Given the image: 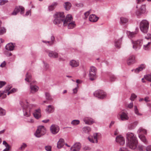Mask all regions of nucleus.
I'll return each instance as SVG.
<instances>
[{
	"instance_id": "40",
	"label": "nucleus",
	"mask_w": 151,
	"mask_h": 151,
	"mask_svg": "<svg viewBox=\"0 0 151 151\" xmlns=\"http://www.w3.org/2000/svg\"><path fill=\"white\" fill-rule=\"evenodd\" d=\"M51 41H50V45H52L55 41V37L53 35H52L50 37Z\"/></svg>"
},
{
	"instance_id": "56",
	"label": "nucleus",
	"mask_w": 151,
	"mask_h": 151,
	"mask_svg": "<svg viewBox=\"0 0 151 151\" xmlns=\"http://www.w3.org/2000/svg\"><path fill=\"white\" fill-rule=\"evenodd\" d=\"M93 138L94 139L96 143H97L98 142L97 140V133L94 134L93 135Z\"/></svg>"
},
{
	"instance_id": "39",
	"label": "nucleus",
	"mask_w": 151,
	"mask_h": 151,
	"mask_svg": "<svg viewBox=\"0 0 151 151\" xmlns=\"http://www.w3.org/2000/svg\"><path fill=\"white\" fill-rule=\"evenodd\" d=\"M116 79V77L114 75H111L110 76L109 80L111 82L115 81Z\"/></svg>"
},
{
	"instance_id": "59",
	"label": "nucleus",
	"mask_w": 151,
	"mask_h": 151,
	"mask_svg": "<svg viewBox=\"0 0 151 151\" xmlns=\"http://www.w3.org/2000/svg\"><path fill=\"white\" fill-rule=\"evenodd\" d=\"M90 14V12L89 11L87 12H86L85 13H84V15L85 16V18H84L85 19H86L88 16Z\"/></svg>"
},
{
	"instance_id": "35",
	"label": "nucleus",
	"mask_w": 151,
	"mask_h": 151,
	"mask_svg": "<svg viewBox=\"0 0 151 151\" xmlns=\"http://www.w3.org/2000/svg\"><path fill=\"white\" fill-rule=\"evenodd\" d=\"M83 132L88 133L91 130V128L88 127H85L83 128L82 129Z\"/></svg>"
},
{
	"instance_id": "17",
	"label": "nucleus",
	"mask_w": 151,
	"mask_h": 151,
	"mask_svg": "<svg viewBox=\"0 0 151 151\" xmlns=\"http://www.w3.org/2000/svg\"><path fill=\"white\" fill-rule=\"evenodd\" d=\"M83 121L86 124L90 125L94 122L93 119L88 117H85L83 119Z\"/></svg>"
},
{
	"instance_id": "20",
	"label": "nucleus",
	"mask_w": 151,
	"mask_h": 151,
	"mask_svg": "<svg viewBox=\"0 0 151 151\" xmlns=\"http://www.w3.org/2000/svg\"><path fill=\"white\" fill-rule=\"evenodd\" d=\"M135 57L133 55L130 56L127 60V64L128 65L133 64L135 62Z\"/></svg>"
},
{
	"instance_id": "26",
	"label": "nucleus",
	"mask_w": 151,
	"mask_h": 151,
	"mask_svg": "<svg viewBox=\"0 0 151 151\" xmlns=\"http://www.w3.org/2000/svg\"><path fill=\"white\" fill-rule=\"evenodd\" d=\"M54 107L53 106L49 105L47 106L46 111L48 113H51L54 111Z\"/></svg>"
},
{
	"instance_id": "13",
	"label": "nucleus",
	"mask_w": 151,
	"mask_h": 151,
	"mask_svg": "<svg viewBox=\"0 0 151 151\" xmlns=\"http://www.w3.org/2000/svg\"><path fill=\"white\" fill-rule=\"evenodd\" d=\"M11 88V86L9 85L6 87V88L4 91H0V97H1L2 96V98L4 99L5 98L6 96V94H4V93H7L8 91L10 90Z\"/></svg>"
},
{
	"instance_id": "3",
	"label": "nucleus",
	"mask_w": 151,
	"mask_h": 151,
	"mask_svg": "<svg viewBox=\"0 0 151 151\" xmlns=\"http://www.w3.org/2000/svg\"><path fill=\"white\" fill-rule=\"evenodd\" d=\"M20 104L23 109L24 115L27 117L29 116L32 106L30 105L28 106L27 102L22 101L20 102Z\"/></svg>"
},
{
	"instance_id": "51",
	"label": "nucleus",
	"mask_w": 151,
	"mask_h": 151,
	"mask_svg": "<svg viewBox=\"0 0 151 151\" xmlns=\"http://www.w3.org/2000/svg\"><path fill=\"white\" fill-rule=\"evenodd\" d=\"M144 100L146 102H148L150 101L151 100L150 97L148 96H146L144 99Z\"/></svg>"
},
{
	"instance_id": "24",
	"label": "nucleus",
	"mask_w": 151,
	"mask_h": 151,
	"mask_svg": "<svg viewBox=\"0 0 151 151\" xmlns=\"http://www.w3.org/2000/svg\"><path fill=\"white\" fill-rule=\"evenodd\" d=\"M120 116V118L122 121H125L128 119L129 117L127 114L124 112H122L120 114H119Z\"/></svg>"
},
{
	"instance_id": "10",
	"label": "nucleus",
	"mask_w": 151,
	"mask_h": 151,
	"mask_svg": "<svg viewBox=\"0 0 151 151\" xmlns=\"http://www.w3.org/2000/svg\"><path fill=\"white\" fill-rule=\"evenodd\" d=\"M145 4L142 5L140 7V9L136 12V14L138 17H139L142 14L145 13Z\"/></svg>"
},
{
	"instance_id": "21",
	"label": "nucleus",
	"mask_w": 151,
	"mask_h": 151,
	"mask_svg": "<svg viewBox=\"0 0 151 151\" xmlns=\"http://www.w3.org/2000/svg\"><path fill=\"white\" fill-rule=\"evenodd\" d=\"M15 45V44L12 43H8L6 45L5 48L7 50L12 51L14 49Z\"/></svg>"
},
{
	"instance_id": "22",
	"label": "nucleus",
	"mask_w": 151,
	"mask_h": 151,
	"mask_svg": "<svg viewBox=\"0 0 151 151\" xmlns=\"http://www.w3.org/2000/svg\"><path fill=\"white\" fill-rule=\"evenodd\" d=\"M123 37H122L120 38L118 40H115L114 42L115 46L118 48H120L121 47V45Z\"/></svg>"
},
{
	"instance_id": "57",
	"label": "nucleus",
	"mask_w": 151,
	"mask_h": 151,
	"mask_svg": "<svg viewBox=\"0 0 151 151\" xmlns=\"http://www.w3.org/2000/svg\"><path fill=\"white\" fill-rule=\"evenodd\" d=\"M5 55L7 57H9L12 55V54L8 51H6L5 52Z\"/></svg>"
},
{
	"instance_id": "46",
	"label": "nucleus",
	"mask_w": 151,
	"mask_h": 151,
	"mask_svg": "<svg viewBox=\"0 0 151 151\" xmlns=\"http://www.w3.org/2000/svg\"><path fill=\"white\" fill-rule=\"evenodd\" d=\"M46 99L47 100H51L52 99L51 96H50V94L48 93H45Z\"/></svg>"
},
{
	"instance_id": "4",
	"label": "nucleus",
	"mask_w": 151,
	"mask_h": 151,
	"mask_svg": "<svg viewBox=\"0 0 151 151\" xmlns=\"http://www.w3.org/2000/svg\"><path fill=\"white\" fill-rule=\"evenodd\" d=\"M149 27V23L147 20L144 19L140 22L139 27L141 31L142 32L147 33Z\"/></svg>"
},
{
	"instance_id": "16",
	"label": "nucleus",
	"mask_w": 151,
	"mask_h": 151,
	"mask_svg": "<svg viewBox=\"0 0 151 151\" xmlns=\"http://www.w3.org/2000/svg\"><path fill=\"white\" fill-rule=\"evenodd\" d=\"M146 65L144 64H142L141 65L135 69H132V71H134L136 73H138L140 71H142L143 69H145V68Z\"/></svg>"
},
{
	"instance_id": "33",
	"label": "nucleus",
	"mask_w": 151,
	"mask_h": 151,
	"mask_svg": "<svg viewBox=\"0 0 151 151\" xmlns=\"http://www.w3.org/2000/svg\"><path fill=\"white\" fill-rule=\"evenodd\" d=\"M138 133L139 135H143V134H147V131L142 128H140L138 131Z\"/></svg>"
},
{
	"instance_id": "31",
	"label": "nucleus",
	"mask_w": 151,
	"mask_h": 151,
	"mask_svg": "<svg viewBox=\"0 0 151 151\" xmlns=\"http://www.w3.org/2000/svg\"><path fill=\"white\" fill-rule=\"evenodd\" d=\"M138 124L137 122H135L130 124L128 126V128L129 129H134Z\"/></svg>"
},
{
	"instance_id": "14",
	"label": "nucleus",
	"mask_w": 151,
	"mask_h": 151,
	"mask_svg": "<svg viewBox=\"0 0 151 151\" xmlns=\"http://www.w3.org/2000/svg\"><path fill=\"white\" fill-rule=\"evenodd\" d=\"M139 29L138 27H136L135 29V31L134 32H129L127 34L128 37L130 39H132L135 37L137 34Z\"/></svg>"
},
{
	"instance_id": "45",
	"label": "nucleus",
	"mask_w": 151,
	"mask_h": 151,
	"mask_svg": "<svg viewBox=\"0 0 151 151\" xmlns=\"http://www.w3.org/2000/svg\"><path fill=\"white\" fill-rule=\"evenodd\" d=\"M5 110L2 108L0 107V116H3L5 115Z\"/></svg>"
},
{
	"instance_id": "60",
	"label": "nucleus",
	"mask_w": 151,
	"mask_h": 151,
	"mask_svg": "<svg viewBox=\"0 0 151 151\" xmlns=\"http://www.w3.org/2000/svg\"><path fill=\"white\" fill-rule=\"evenodd\" d=\"M3 144L5 145L6 147H10L9 145L7 144L6 142L5 141H4L3 142Z\"/></svg>"
},
{
	"instance_id": "62",
	"label": "nucleus",
	"mask_w": 151,
	"mask_h": 151,
	"mask_svg": "<svg viewBox=\"0 0 151 151\" xmlns=\"http://www.w3.org/2000/svg\"><path fill=\"white\" fill-rule=\"evenodd\" d=\"M29 14L31 15V12L30 10H28L26 12L25 15L26 16H27Z\"/></svg>"
},
{
	"instance_id": "7",
	"label": "nucleus",
	"mask_w": 151,
	"mask_h": 151,
	"mask_svg": "<svg viewBox=\"0 0 151 151\" xmlns=\"http://www.w3.org/2000/svg\"><path fill=\"white\" fill-rule=\"evenodd\" d=\"M46 132V129L44 126H39L38 127L36 132L35 133V135L37 137H40L45 134Z\"/></svg>"
},
{
	"instance_id": "27",
	"label": "nucleus",
	"mask_w": 151,
	"mask_h": 151,
	"mask_svg": "<svg viewBox=\"0 0 151 151\" xmlns=\"http://www.w3.org/2000/svg\"><path fill=\"white\" fill-rule=\"evenodd\" d=\"M32 79V77L31 74L28 73H27L26 75V78H25V80L28 83L31 82Z\"/></svg>"
},
{
	"instance_id": "63",
	"label": "nucleus",
	"mask_w": 151,
	"mask_h": 151,
	"mask_svg": "<svg viewBox=\"0 0 151 151\" xmlns=\"http://www.w3.org/2000/svg\"><path fill=\"white\" fill-rule=\"evenodd\" d=\"M10 147H6V148L4 149L3 151H9Z\"/></svg>"
},
{
	"instance_id": "42",
	"label": "nucleus",
	"mask_w": 151,
	"mask_h": 151,
	"mask_svg": "<svg viewBox=\"0 0 151 151\" xmlns=\"http://www.w3.org/2000/svg\"><path fill=\"white\" fill-rule=\"evenodd\" d=\"M43 67L44 70H47L49 68V65L47 63H45L44 61H43Z\"/></svg>"
},
{
	"instance_id": "53",
	"label": "nucleus",
	"mask_w": 151,
	"mask_h": 151,
	"mask_svg": "<svg viewBox=\"0 0 151 151\" xmlns=\"http://www.w3.org/2000/svg\"><path fill=\"white\" fill-rule=\"evenodd\" d=\"M6 83V82L5 81H0V88L4 86Z\"/></svg>"
},
{
	"instance_id": "29",
	"label": "nucleus",
	"mask_w": 151,
	"mask_h": 151,
	"mask_svg": "<svg viewBox=\"0 0 151 151\" xmlns=\"http://www.w3.org/2000/svg\"><path fill=\"white\" fill-rule=\"evenodd\" d=\"M57 5V3L56 2H54L52 4L49 6L48 7V10L49 11H52L56 7Z\"/></svg>"
},
{
	"instance_id": "37",
	"label": "nucleus",
	"mask_w": 151,
	"mask_h": 151,
	"mask_svg": "<svg viewBox=\"0 0 151 151\" xmlns=\"http://www.w3.org/2000/svg\"><path fill=\"white\" fill-rule=\"evenodd\" d=\"M134 111L135 114L138 116H141L142 114L139 112L138 110L137 107L136 106H134Z\"/></svg>"
},
{
	"instance_id": "12",
	"label": "nucleus",
	"mask_w": 151,
	"mask_h": 151,
	"mask_svg": "<svg viewBox=\"0 0 151 151\" xmlns=\"http://www.w3.org/2000/svg\"><path fill=\"white\" fill-rule=\"evenodd\" d=\"M30 92L34 93L38 90L39 88L37 86L33 85V82H32L30 83Z\"/></svg>"
},
{
	"instance_id": "52",
	"label": "nucleus",
	"mask_w": 151,
	"mask_h": 151,
	"mask_svg": "<svg viewBox=\"0 0 151 151\" xmlns=\"http://www.w3.org/2000/svg\"><path fill=\"white\" fill-rule=\"evenodd\" d=\"M137 96L134 94L133 93L132 94L131 97V100L133 101L134 100V99L137 97Z\"/></svg>"
},
{
	"instance_id": "55",
	"label": "nucleus",
	"mask_w": 151,
	"mask_h": 151,
	"mask_svg": "<svg viewBox=\"0 0 151 151\" xmlns=\"http://www.w3.org/2000/svg\"><path fill=\"white\" fill-rule=\"evenodd\" d=\"M6 65V63L5 61H4L0 65V67L1 68H4L5 67Z\"/></svg>"
},
{
	"instance_id": "41",
	"label": "nucleus",
	"mask_w": 151,
	"mask_h": 151,
	"mask_svg": "<svg viewBox=\"0 0 151 151\" xmlns=\"http://www.w3.org/2000/svg\"><path fill=\"white\" fill-rule=\"evenodd\" d=\"M80 123V121L78 120H73L71 124L73 125H77L78 124Z\"/></svg>"
},
{
	"instance_id": "54",
	"label": "nucleus",
	"mask_w": 151,
	"mask_h": 151,
	"mask_svg": "<svg viewBox=\"0 0 151 151\" xmlns=\"http://www.w3.org/2000/svg\"><path fill=\"white\" fill-rule=\"evenodd\" d=\"M88 139L89 141L92 143H96L94 140H93V138L92 137H88Z\"/></svg>"
},
{
	"instance_id": "23",
	"label": "nucleus",
	"mask_w": 151,
	"mask_h": 151,
	"mask_svg": "<svg viewBox=\"0 0 151 151\" xmlns=\"http://www.w3.org/2000/svg\"><path fill=\"white\" fill-rule=\"evenodd\" d=\"M65 144L64 139L62 138H60L57 144V147L58 148L60 149Z\"/></svg>"
},
{
	"instance_id": "15",
	"label": "nucleus",
	"mask_w": 151,
	"mask_h": 151,
	"mask_svg": "<svg viewBox=\"0 0 151 151\" xmlns=\"http://www.w3.org/2000/svg\"><path fill=\"white\" fill-rule=\"evenodd\" d=\"M33 115L35 118L38 119L41 117V110L39 109H36L33 113Z\"/></svg>"
},
{
	"instance_id": "6",
	"label": "nucleus",
	"mask_w": 151,
	"mask_h": 151,
	"mask_svg": "<svg viewBox=\"0 0 151 151\" xmlns=\"http://www.w3.org/2000/svg\"><path fill=\"white\" fill-rule=\"evenodd\" d=\"M97 71V69L95 67L93 66H91L90 67L89 76L91 80L93 81L96 78Z\"/></svg>"
},
{
	"instance_id": "34",
	"label": "nucleus",
	"mask_w": 151,
	"mask_h": 151,
	"mask_svg": "<svg viewBox=\"0 0 151 151\" xmlns=\"http://www.w3.org/2000/svg\"><path fill=\"white\" fill-rule=\"evenodd\" d=\"M139 137L140 139L145 144H147L148 142L145 137L143 135H139Z\"/></svg>"
},
{
	"instance_id": "58",
	"label": "nucleus",
	"mask_w": 151,
	"mask_h": 151,
	"mask_svg": "<svg viewBox=\"0 0 151 151\" xmlns=\"http://www.w3.org/2000/svg\"><path fill=\"white\" fill-rule=\"evenodd\" d=\"M146 151H151V145H149L146 147Z\"/></svg>"
},
{
	"instance_id": "28",
	"label": "nucleus",
	"mask_w": 151,
	"mask_h": 151,
	"mask_svg": "<svg viewBox=\"0 0 151 151\" xmlns=\"http://www.w3.org/2000/svg\"><path fill=\"white\" fill-rule=\"evenodd\" d=\"M65 9L66 10H69L71 7L72 5L71 3L69 2H65L63 5Z\"/></svg>"
},
{
	"instance_id": "50",
	"label": "nucleus",
	"mask_w": 151,
	"mask_h": 151,
	"mask_svg": "<svg viewBox=\"0 0 151 151\" xmlns=\"http://www.w3.org/2000/svg\"><path fill=\"white\" fill-rule=\"evenodd\" d=\"M16 91V89L13 88L10 91L8 92L7 95H9L11 93H12L13 92H15Z\"/></svg>"
},
{
	"instance_id": "48",
	"label": "nucleus",
	"mask_w": 151,
	"mask_h": 151,
	"mask_svg": "<svg viewBox=\"0 0 151 151\" xmlns=\"http://www.w3.org/2000/svg\"><path fill=\"white\" fill-rule=\"evenodd\" d=\"M8 2V0H0V5H3Z\"/></svg>"
},
{
	"instance_id": "2",
	"label": "nucleus",
	"mask_w": 151,
	"mask_h": 151,
	"mask_svg": "<svg viewBox=\"0 0 151 151\" xmlns=\"http://www.w3.org/2000/svg\"><path fill=\"white\" fill-rule=\"evenodd\" d=\"M127 146L130 148L134 150L137 147V140L135 135L132 133L128 132L127 134Z\"/></svg>"
},
{
	"instance_id": "43",
	"label": "nucleus",
	"mask_w": 151,
	"mask_h": 151,
	"mask_svg": "<svg viewBox=\"0 0 151 151\" xmlns=\"http://www.w3.org/2000/svg\"><path fill=\"white\" fill-rule=\"evenodd\" d=\"M121 22L123 24L126 23L128 22V19L124 17H122L120 18Z\"/></svg>"
},
{
	"instance_id": "32",
	"label": "nucleus",
	"mask_w": 151,
	"mask_h": 151,
	"mask_svg": "<svg viewBox=\"0 0 151 151\" xmlns=\"http://www.w3.org/2000/svg\"><path fill=\"white\" fill-rule=\"evenodd\" d=\"M70 64L72 67H76L79 65L78 63L74 60L70 61Z\"/></svg>"
},
{
	"instance_id": "19",
	"label": "nucleus",
	"mask_w": 151,
	"mask_h": 151,
	"mask_svg": "<svg viewBox=\"0 0 151 151\" xmlns=\"http://www.w3.org/2000/svg\"><path fill=\"white\" fill-rule=\"evenodd\" d=\"M48 53L49 56L51 58H57L58 57V53L55 51H50Z\"/></svg>"
},
{
	"instance_id": "5",
	"label": "nucleus",
	"mask_w": 151,
	"mask_h": 151,
	"mask_svg": "<svg viewBox=\"0 0 151 151\" xmlns=\"http://www.w3.org/2000/svg\"><path fill=\"white\" fill-rule=\"evenodd\" d=\"M131 42L133 48L136 51L139 50L140 49L143 44V40L142 39L135 41L131 40Z\"/></svg>"
},
{
	"instance_id": "25",
	"label": "nucleus",
	"mask_w": 151,
	"mask_h": 151,
	"mask_svg": "<svg viewBox=\"0 0 151 151\" xmlns=\"http://www.w3.org/2000/svg\"><path fill=\"white\" fill-rule=\"evenodd\" d=\"M99 18L96 15L93 14L91 15L89 18V20L91 22H95L97 21Z\"/></svg>"
},
{
	"instance_id": "38",
	"label": "nucleus",
	"mask_w": 151,
	"mask_h": 151,
	"mask_svg": "<svg viewBox=\"0 0 151 151\" xmlns=\"http://www.w3.org/2000/svg\"><path fill=\"white\" fill-rule=\"evenodd\" d=\"M144 78L147 81L151 82L150 86L151 87V74L144 76Z\"/></svg>"
},
{
	"instance_id": "9",
	"label": "nucleus",
	"mask_w": 151,
	"mask_h": 151,
	"mask_svg": "<svg viewBox=\"0 0 151 151\" xmlns=\"http://www.w3.org/2000/svg\"><path fill=\"white\" fill-rule=\"evenodd\" d=\"M24 8L22 6H16L12 14L13 15H16L17 13L19 12H20V14H22L24 13Z\"/></svg>"
},
{
	"instance_id": "47",
	"label": "nucleus",
	"mask_w": 151,
	"mask_h": 151,
	"mask_svg": "<svg viewBox=\"0 0 151 151\" xmlns=\"http://www.w3.org/2000/svg\"><path fill=\"white\" fill-rule=\"evenodd\" d=\"M151 43V42H149L146 45H143V48L145 50H148L149 47V45Z\"/></svg>"
},
{
	"instance_id": "36",
	"label": "nucleus",
	"mask_w": 151,
	"mask_h": 151,
	"mask_svg": "<svg viewBox=\"0 0 151 151\" xmlns=\"http://www.w3.org/2000/svg\"><path fill=\"white\" fill-rule=\"evenodd\" d=\"M27 147V145L25 143H23L21 146L19 148L18 150L19 151H23Z\"/></svg>"
},
{
	"instance_id": "8",
	"label": "nucleus",
	"mask_w": 151,
	"mask_h": 151,
	"mask_svg": "<svg viewBox=\"0 0 151 151\" xmlns=\"http://www.w3.org/2000/svg\"><path fill=\"white\" fill-rule=\"evenodd\" d=\"M94 96L100 99H103L106 96L105 92L101 90H97L96 91L93 93Z\"/></svg>"
},
{
	"instance_id": "49",
	"label": "nucleus",
	"mask_w": 151,
	"mask_h": 151,
	"mask_svg": "<svg viewBox=\"0 0 151 151\" xmlns=\"http://www.w3.org/2000/svg\"><path fill=\"white\" fill-rule=\"evenodd\" d=\"M45 149L47 151H51L52 147L50 145H47L45 147Z\"/></svg>"
},
{
	"instance_id": "64",
	"label": "nucleus",
	"mask_w": 151,
	"mask_h": 151,
	"mask_svg": "<svg viewBox=\"0 0 151 151\" xmlns=\"http://www.w3.org/2000/svg\"><path fill=\"white\" fill-rule=\"evenodd\" d=\"M73 93H76L77 92V88H75L73 89Z\"/></svg>"
},
{
	"instance_id": "11",
	"label": "nucleus",
	"mask_w": 151,
	"mask_h": 151,
	"mask_svg": "<svg viewBox=\"0 0 151 151\" xmlns=\"http://www.w3.org/2000/svg\"><path fill=\"white\" fill-rule=\"evenodd\" d=\"M50 131L53 134H56L59 131V127L57 125L52 124L50 127Z\"/></svg>"
},
{
	"instance_id": "30",
	"label": "nucleus",
	"mask_w": 151,
	"mask_h": 151,
	"mask_svg": "<svg viewBox=\"0 0 151 151\" xmlns=\"http://www.w3.org/2000/svg\"><path fill=\"white\" fill-rule=\"evenodd\" d=\"M73 148L77 149L80 150L81 148V144L79 142L75 143L71 147L70 149H72Z\"/></svg>"
},
{
	"instance_id": "18",
	"label": "nucleus",
	"mask_w": 151,
	"mask_h": 151,
	"mask_svg": "<svg viewBox=\"0 0 151 151\" xmlns=\"http://www.w3.org/2000/svg\"><path fill=\"white\" fill-rule=\"evenodd\" d=\"M116 140L117 142H118L121 145H123L125 142L124 138L121 135L117 136Z\"/></svg>"
},
{
	"instance_id": "1",
	"label": "nucleus",
	"mask_w": 151,
	"mask_h": 151,
	"mask_svg": "<svg viewBox=\"0 0 151 151\" xmlns=\"http://www.w3.org/2000/svg\"><path fill=\"white\" fill-rule=\"evenodd\" d=\"M54 19L53 23L55 24H58L63 22V25L66 26L68 25V28L72 29L76 26L75 22H72V17L71 15H68L65 18V16L63 12H58L55 14L53 15Z\"/></svg>"
},
{
	"instance_id": "44",
	"label": "nucleus",
	"mask_w": 151,
	"mask_h": 151,
	"mask_svg": "<svg viewBox=\"0 0 151 151\" xmlns=\"http://www.w3.org/2000/svg\"><path fill=\"white\" fill-rule=\"evenodd\" d=\"M6 32V29L4 27H1L0 29V35H2Z\"/></svg>"
},
{
	"instance_id": "61",
	"label": "nucleus",
	"mask_w": 151,
	"mask_h": 151,
	"mask_svg": "<svg viewBox=\"0 0 151 151\" xmlns=\"http://www.w3.org/2000/svg\"><path fill=\"white\" fill-rule=\"evenodd\" d=\"M133 106V104L132 102H131L128 106V108L131 109L132 108Z\"/></svg>"
}]
</instances>
